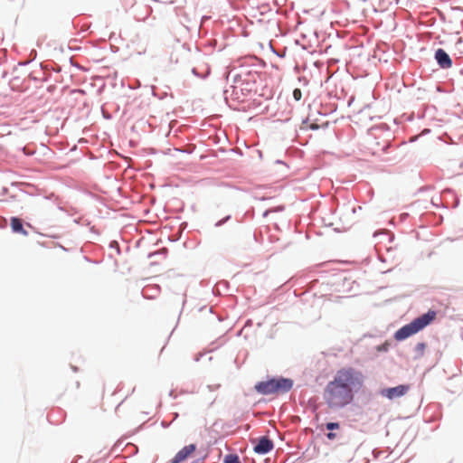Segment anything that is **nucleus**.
<instances>
[{"label": "nucleus", "mask_w": 463, "mask_h": 463, "mask_svg": "<svg viewBox=\"0 0 463 463\" xmlns=\"http://www.w3.org/2000/svg\"><path fill=\"white\" fill-rule=\"evenodd\" d=\"M364 373L354 367L337 370L324 389L326 404L330 409H340L352 403L355 393L364 388Z\"/></svg>", "instance_id": "obj_1"}, {"label": "nucleus", "mask_w": 463, "mask_h": 463, "mask_svg": "<svg viewBox=\"0 0 463 463\" xmlns=\"http://www.w3.org/2000/svg\"><path fill=\"white\" fill-rule=\"evenodd\" d=\"M436 318V312L429 310L426 314L413 319L410 324L403 326L397 330L394 338L397 341H402L411 335L418 333Z\"/></svg>", "instance_id": "obj_2"}, {"label": "nucleus", "mask_w": 463, "mask_h": 463, "mask_svg": "<svg viewBox=\"0 0 463 463\" xmlns=\"http://www.w3.org/2000/svg\"><path fill=\"white\" fill-rule=\"evenodd\" d=\"M293 381L288 378L270 379L260 382L255 385V390L263 395L282 394L291 390Z\"/></svg>", "instance_id": "obj_3"}, {"label": "nucleus", "mask_w": 463, "mask_h": 463, "mask_svg": "<svg viewBox=\"0 0 463 463\" xmlns=\"http://www.w3.org/2000/svg\"><path fill=\"white\" fill-rule=\"evenodd\" d=\"M408 391V385L401 384L396 387L383 389L382 390L381 394L390 400H393L405 395Z\"/></svg>", "instance_id": "obj_4"}, {"label": "nucleus", "mask_w": 463, "mask_h": 463, "mask_svg": "<svg viewBox=\"0 0 463 463\" xmlns=\"http://www.w3.org/2000/svg\"><path fill=\"white\" fill-rule=\"evenodd\" d=\"M196 450V446L194 444H190L185 447H184L182 449H180L174 458L172 459L171 463H181L187 459L194 451Z\"/></svg>", "instance_id": "obj_5"}, {"label": "nucleus", "mask_w": 463, "mask_h": 463, "mask_svg": "<svg viewBox=\"0 0 463 463\" xmlns=\"http://www.w3.org/2000/svg\"><path fill=\"white\" fill-rule=\"evenodd\" d=\"M273 449V442L267 437H261L254 447L258 454H266Z\"/></svg>", "instance_id": "obj_6"}, {"label": "nucleus", "mask_w": 463, "mask_h": 463, "mask_svg": "<svg viewBox=\"0 0 463 463\" xmlns=\"http://www.w3.org/2000/svg\"><path fill=\"white\" fill-rule=\"evenodd\" d=\"M435 59L439 65L443 69H449L452 65L450 57L443 49H438L436 51Z\"/></svg>", "instance_id": "obj_7"}, {"label": "nucleus", "mask_w": 463, "mask_h": 463, "mask_svg": "<svg viewBox=\"0 0 463 463\" xmlns=\"http://www.w3.org/2000/svg\"><path fill=\"white\" fill-rule=\"evenodd\" d=\"M10 225L14 232L22 233L23 235H27L28 232L23 227L22 221L17 217H12L10 220Z\"/></svg>", "instance_id": "obj_8"}, {"label": "nucleus", "mask_w": 463, "mask_h": 463, "mask_svg": "<svg viewBox=\"0 0 463 463\" xmlns=\"http://www.w3.org/2000/svg\"><path fill=\"white\" fill-rule=\"evenodd\" d=\"M425 349H426L425 343H418L415 345V352L417 353L418 356H422L424 354Z\"/></svg>", "instance_id": "obj_9"}, {"label": "nucleus", "mask_w": 463, "mask_h": 463, "mask_svg": "<svg viewBox=\"0 0 463 463\" xmlns=\"http://www.w3.org/2000/svg\"><path fill=\"white\" fill-rule=\"evenodd\" d=\"M224 463H240L237 456L228 455L225 457Z\"/></svg>", "instance_id": "obj_10"}, {"label": "nucleus", "mask_w": 463, "mask_h": 463, "mask_svg": "<svg viewBox=\"0 0 463 463\" xmlns=\"http://www.w3.org/2000/svg\"><path fill=\"white\" fill-rule=\"evenodd\" d=\"M293 97H294V99H295L297 101H298V100H300V99H301V98H302V92H301L300 89H295V90H293Z\"/></svg>", "instance_id": "obj_11"}, {"label": "nucleus", "mask_w": 463, "mask_h": 463, "mask_svg": "<svg viewBox=\"0 0 463 463\" xmlns=\"http://www.w3.org/2000/svg\"><path fill=\"white\" fill-rule=\"evenodd\" d=\"M326 429L328 430H337V429H339V423H337V422H328L326 424Z\"/></svg>", "instance_id": "obj_12"}, {"label": "nucleus", "mask_w": 463, "mask_h": 463, "mask_svg": "<svg viewBox=\"0 0 463 463\" xmlns=\"http://www.w3.org/2000/svg\"><path fill=\"white\" fill-rule=\"evenodd\" d=\"M326 436H327V438H328L329 439H334L335 438V433H333V432H329V433H327V435H326Z\"/></svg>", "instance_id": "obj_13"}, {"label": "nucleus", "mask_w": 463, "mask_h": 463, "mask_svg": "<svg viewBox=\"0 0 463 463\" xmlns=\"http://www.w3.org/2000/svg\"><path fill=\"white\" fill-rule=\"evenodd\" d=\"M317 128V126H314V125L311 126V128Z\"/></svg>", "instance_id": "obj_14"}]
</instances>
